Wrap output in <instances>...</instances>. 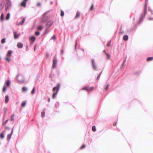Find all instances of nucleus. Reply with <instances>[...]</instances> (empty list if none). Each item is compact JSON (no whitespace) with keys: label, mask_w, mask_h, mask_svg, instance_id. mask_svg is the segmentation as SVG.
I'll return each instance as SVG.
<instances>
[{"label":"nucleus","mask_w":153,"mask_h":153,"mask_svg":"<svg viewBox=\"0 0 153 153\" xmlns=\"http://www.w3.org/2000/svg\"><path fill=\"white\" fill-rule=\"evenodd\" d=\"M60 87V84H58L56 86L54 87L53 89V93L52 95V98H54L57 94Z\"/></svg>","instance_id":"obj_1"},{"label":"nucleus","mask_w":153,"mask_h":153,"mask_svg":"<svg viewBox=\"0 0 153 153\" xmlns=\"http://www.w3.org/2000/svg\"><path fill=\"white\" fill-rule=\"evenodd\" d=\"M12 51L11 50L8 51L6 57L5 58V60L8 62H9L11 60V56L12 53Z\"/></svg>","instance_id":"obj_2"},{"label":"nucleus","mask_w":153,"mask_h":153,"mask_svg":"<svg viewBox=\"0 0 153 153\" xmlns=\"http://www.w3.org/2000/svg\"><path fill=\"white\" fill-rule=\"evenodd\" d=\"M94 89V87H89L88 86H85L82 89V90H85L88 92L91 91Z\"/></svg>","instance_id":"obj_3"},{"label":"nucleus","mask_w":153,"mask_h":153,"mask_svg":"<svg viewBox=\"0 0 153 153\" xmlns=\"http://www.w3.org/2000/svg\"><path fill=\"white\" fill-rule=\"evenodd\" d=\"M48 19V17L45 16V14L44 13L43 15V17L42 19L41 22L42 23L45 22L47 21Z\"/></svg>","instance_id":"obj_4"},{"label":"nucleus","mask_w":153,"mask_h":153,"mask_svg":"<svg viewBox=\"0 0 153 153\" xmlns=\"http://www.w3.org/2000/svg\"><path fill=\"white\" fill-rule=\"evenodd\" d=\"M36 38L34 36H32L31 37L29 38V39L31 43H33L34 42Z\"/></svg>","instance_id":"obj_5"},{"label":"nucleus","mask_w":153,"mask_h":153,"mask_svg":"<svg viewBox=\"0 0 153 153\" xmlns=\"http://www.w3.org/2000/svg\"><path fill=\"white\" fill-rule=\"evenodd\" d=\"M13 34H14V39H18L19 36L20 35L19 34H18L17 32H16L15 31H13Z\"/></svg>","instance_id":"obj_6"},{"label":"nucleus","mask_w":153,"mask_h":153,"mask_svg":"<svg viewBox=\"0 0 153 153\" xmlns=\"http://www.w3.org/2000/svg\"><path fill=\"white\" fill-rule=\"evenodd\" d=\"M27 1V0H23V1L21 4V6L25 7L26 6V3Z\"/></svg>","instance_id":"obj_7"},{"label":"nucleus","mask_w":153,"mask_h":153,"mask_svg":"<svg viewBox=\"0 0 153 153\" xmlns=\"http://www.w3.org/2000/svg\"><path fill=\"white\" fill-rule=\"evenodd\" d=\"M92 65L93 68H94V69L95 70H96L97 69V66L94 62V59H92Z\"/></svg>","instance_id":"obj_8"},{"label":"nucleus","mask_w":153,"mask_h":153,"mask_svg":"<svg viewBox=\"0 0 153 153\" xmlns=\"http://www.w3.org/2000/svg\"><path fill=\"white\" fill-rule=\"evenodd\" d=\"M57 60L56 59H54L53 61V64L52 67L53 68H55L56 67V65L57 64Z\"/></svg>","instance_id":"obj_9"},{"label":"nucleus","mask_w":153,"mask_h":153,"mask_svg":"<svg viewBox=\"0 0 153 153\" xmlns=\"http://www.w3.org/2000/svg\"><path fill=\"white\" fill-rule=\"evenodd\" d=\"M13 128L12 130L11 131V133L10 134H8L7 135V139L10 140L11 137V135L12 134L13 132Z\"/></svg>","instance_id":"obj_10"},{"label":"nucleus","mask_w":153,"mask_h":153,"mask_svg":"<svg viewBox=\"0 0 153 153\" xmlns=\"http://www.w3.org/2000/svg\"><path fill=\"white\" fill-rule=\"evenodd\" d=\"M17 46L19 48H21L23 47V44L21 42H18L17 44Z\"/></svg>","instance_id":"obj_11"},{"label":"nucleus","mask_w":153,"mask_h":153,"mask_svg":"<svg viewBox=\"0 0 153 153\" xmlns=\"http://www.w3.org/2000/svg\"><path fill=\"white\" fill-rule=\"evenodd\" d=\"M9 100V98L8 96V95H6L5 96V102L6 103H7L8 101Z\"/></svg>","instance_id":"obj_12"},{"label":"nucleus","mask_w":153,"mask_h":153,"mask_svg":"<svg viewBox=\"0 0 153 153\" xmlns=\"http://www.w3.org/2000/svg\"><path fill=\"white\" fill-rule=\"evenodd\" d=\"M53 22L51 21H49L47 24V25L49 27L51 26L53 24Z\"/></svg>","instance_id":"obj_13"},{"label":"nucleus","mask_w":153,"mask_h":153,"mask_svg":"<svg viewBox=\"0 0 153 153\" xmlns=\"http://www.w3.org/2000/svg\"><path fill=\"white\" fill-rule=\"evenodd\" d=\"M128 38V36L127 35H125L123 37V39L125 41L127 40Z\"/></svg>","instance_id":"obj_14"},{"label":"nucleus","mask_w":153,"mask_h":153,"mask_svg":"<svg viewBox=\"0 0 153 153\" xmlns=\"http://www.w3.org/2000/svg\"><path fill=\"white\" fill-rule=\"evenodd\" d=\"M80 13L79 12H77L76 16L75 17V18H77L79 17L80 16Z\"/></svg>","instance_id":"obj_15"},{"label":"nucleus","mask_w":153,"mask_h":153,"mask_svg":"<svg viewBox=\"0 0 153 153\" xmlns=\"http://www.w3.org/2000/svg\"><path fill=\"white\" fill-rule=\"evenodd\" d=\"M153 60V57H149L147 59V61L148 62L149 61H150L152 60Z\"/></svg>","instance_id":"obj_16"},{"label":"nucleus","mask_w":153,"mask_h":153,"mask_svg":"<svg viewBox=\"0 0 153 153\" xmlns=\"http://www.w3.org/2000/svg\"><path fill=\"white\" fill-rule=\"evenodd\" d=\"M4 6V3H2L0 4V10L2 9Z\"/></svg>","instance_id":"obj_17"},{"label":"nucleus","mask_w":153,"mask_h":153,"mask_svg":"<svg viewBox=\"0 0 153 153\" xmlns=\"http://www.w3.org/2000/svg\"><path fill=\"white\" fill-rule=\"evenodd\" d=\"M25 18H24L22 19V22H20L19 24V25H22L25 22Z\"/></svg>","instance_id":"obj_18"},{"label":"nucleus","mask_w":153,"mask_h":153,"mask_svg":"<svg viewBox=\"0 0 153 153\" xmlns=\"http://www.w3.org/2000/svg\"><path fill=\"white\" fill-rule=\"evenodd\" d=\"M43 27L42 26H39L37 27V29L39 30H42L43 29Z\"/></svg>","instance_id":"obj_19"},{"label":"nucleus","mask_w":153,"mask_h":153,"mask_svg":"<svg viewBox=\"0 0 153 153\" xmlns=\"http://www.w3.org/2000/svg\"><path fill=\"white\" fill-rule=\"evenodd\" d=\"M19 77H21L22 78H23V76H21V75H18L17 76V79L19 80V81H20L21 80H20L19 79Z\"/></svg>","instance_id":"obj_20"},{"label":"nucleus","mask_w":153,"mask_h":153,"mask_svg":"<svg viewBox=\"0 0 153 153\" xmlns=\"http://www.w3.org/2000/svg\"><path fill=\"white\" fill-rule=\"evenodd\" d=\"M26 104V102L25 101L24 102H22L21 103V106L22 107H24L25 105Z\"/></svg>","instance_id":"obj_21"},{"label":"nucleus","mask_w":153,"mask_h":153,"mask_svg":"<svg viewBox=\"0 0 153 153\" xmlns=\"http://www.w3.org/2000/svg\"><path fill=\"white\" fill-rule=\"evenodd\" d=\"M10 17V14L9 13H8L7 14L6 17V19L7 20H8Z\"/></svg>","instance_id":"obj_22"},{"label":"nucleus","mask_w":153,"mask_h":153,"mask_svg":"<svg viewBox=\"0 0 153 153\" xmlns=\"http://www.w3.org/2000/svg\"><path fill=\"white\" fill-rule=\"evenodd\" d=\"M45 112L44 111H42L41 113V115L42 117L43 118L45 117Z\"/></svg>","instance_id":"obj_23"},{"label":"nucleus","mask_w":153,"mask_h":153,"mask_svg":"<svg viewBox=\"0 0 153 153\" xmlns=\"http://www.w3.org/2000/svg\"><path fill=\"white\" fill-rule=\"evenodd\" d=\"M92 130L93 131H95L96 130V127L95 126H94L92 127Z\"/></svg>","instance_id":"obj_24"},{"label":"nucleus","mask_w":153,"mask_h":153,"mask_svg":"<svg viewBox=\"0 0 153 153\" xmlns=\"http://www.w3.org/2000/svg\"><path fill=\"white\" fill-rule=\"evenodd\" d=\"M105 54L107 56V59H109L110 57V56L109 54L108 53H106V54Z\"/></svg>","instance_id":"obj_25"},{"label":"nucleus","mask_w":153,"mask_h":153,"mask_svg":"<svg viewBox=\"0 0 153 153\" xmlns=\"http://www.w3.org/2000/svg\"><path fill=\"white\" fill-rule=\"evenodd\" d=\"M7 89V87L6 86H4L3 89V92H5Z\"/></svg>","instance_id":"obj_26"},{"label":"nucleus","mask_w":153,"mask_h":153,"mask_svg":"<svg viewBox=\"0 0 153 153\" xmlns=\"http://www.w3.org/2000/svg\"><path fill=\"white\" fill-rule=\"evenodd\" d=\"M27 90V88L26 87H24L22 88V91L23 92H25Z\"/></svg>","instance_id":"obj_27"},{"label":"nucleus","mask_w":153,"mask_h":153,"mask_svg":"<svg viewBox=\"0 0 153 153\" xmlns=\"http://www.w3.org/2000/svg\"><path fill=\"white\" fill-rule=\"evenodd\" d=\"M109 86V85L108 84H107V85L104 88V89H105V91L107 90Z\"/></svg>","instance_id":"obj_28"},{"label":"nucleus","mask_w":153,"mask_h":153,"mask_svg":"<svg viewBox=\"0 0 153 153\" xmlns=\"http://www.w3.org/2000/svg\"><path fill=\"white\" fill-rule=\"evenodd\" d=\"M35 88L33 87V90H32L31 93L32 94H33L35 93Z\"/></svg>","instance_id":"obj_29"},{"label":"nucleus","mask_w":153,"mask_h":153,"mask_svg":"<svg viewBox=\"0 0 153 153\" xmlns=\"http://www.w3.org/2000/svg\"><path fill=\"white\" fill-rule=\"evenodd\" d=\"M0 137L2 139L4 137V135L3 133L0 134Z\"/></svg>","instance_id":"obj_30"},{"label":"nucleus","mask_w":153,"mask_h":153,"mask_svg":"<svg viewBox=\"0 0 153 153\" xmlns=\"http://www.w3.org/2000/svg\"><path fill=\"white\" fill-rule=\"evenodd\" d=\"M6 85L7 86H9L10 85V82L8 80H7L6 83Z\"/></svg>","instance_id":"obj_31"},{"label":"nucleus","mask_w":153,"mask_h":153,"mask_svg":"<svg viewBox=\"0 0 153 153\" xmlns=\"http://www.w3.org/2000/svg\"><path fill=\"white\" fill-rule=\"evenodd\" d=\"M1 19L2 20H4V15L3 13H2L0 17Z\"/></svg>","instance_id":"obj_32"},{"label":"nucleus","mask_w":153,"mask_h":153,"mask_svg":"<svg viewBox=\"0 0 153 153\" xmlns=\"http://www.w3.org/2000/svg\"><path fill=\"white\" fill-rule=\"evenodd\" d=\"M111 41H110L108 42L107 44V46L108 47H109L111 45Z\"/></svg>","instance_id":"obj_33"},{"label":"nucleus","mask_w":153,"mask_h":153,"mask_svg":"<svg viewBox=\"0 0 153 153\" xmlns=\"http://www.w3.org/2000/svg\"><path fill=\"white\" fill-rule=\"evenodd\" d=\"M6 129L7 130H5L3 131V133H4L5 132L8 131H11V129H7V128H6Z\"/></svg>","instance_id":"obj_34"},{"label":"nucleus","mask_w":153,"mask_h":153,"mask_svg":"<svg viewBox=\"0 0 153 153\" xmlns=\"http://www.w3.org/2000/svg\"><path fill=\"white\" fill-rule=\"evenodd\" d=\"M85 147V144L83 145L80 148V149H82L84 148Z\"/></svg>","instance_id":"obj_35"},{"label":"nucleus","mask_w":153,"mask_h":153,"mask_svg":"<svg viewBox=\"0 0 153 153\" xmlns=\"http://www.w3.org/2000/svg\"><path fill=\"white\" fill-rule=\"evenodd\" d=\"M1 43H2V44H3V43H5V39H2L1 40Z\"/></svg>","instance_id":"obj_36"},{"label":"nucleus","mask_w":153,"mask_h":153,"mask_svg":"<svg viewBox=\"0 0 153 153\" xmlns=\"http://www.w3.org/2000/svg\"><path fill=\"white\" fill-rule=\"evenodd\" d=\"M61 16H64V12L62 10L61 11Z\"/></svg>","instance_id":"obj_37"},{"label":"nucleus","mask_w":153,"mask_h":153,"mask_svg":"<svg viewBox=\"0 0 153 153\" xmlns=\"http://www.w3.org/2000/svg\"><path fill=\"white\" fill-rule=\"evenodd\" d=\"M14 116V115L13 114L11 117V120L12 121H13L14 120L13 117Z\"/></svg>","instance_id":"obj_38"},{"label":"nucleus","mask_w":153,"mask_h":153,"mask_svg":"<svg viewBox=\"0 0 153 153\" xmlns=\"http://www.w3.org/2000/svg\"><path fill=\"white\" fill-rule=\"evenodd\" d=\"M35 34L37 36H38L40 34V33L38 31H36L35 33Z\"/></svg>","instance_id":"obj_39"},{"label":"nucleus","mask_w":153,"mask_h":153,"mask_svg":"<svg viewBox=\"0 0 153 153\" xmlns=\"http://www.w3.org/2000/svg\"><path fill=\"white\" fill-rule=\"evenodd\" d=\"M93 9H94V5L92 4L91 6V8H90V10L91 11H92L93 10Z\"/></svg>","instance_id":"obj_40"},{"label":"nucleus","mask_w":153,"mask_h":153,"mask_svg":"<svg viewBox=\"0 0 153 153\" xmlns=\"http://www.w3.org/2000/svg\"><path fill=\"white\" fill-rule=\"evenodd\" d=\"M56 38V36L55 35L53 36L51 38V39L53 40H55Z\"/></svg>","instance_id":"obj_41"},{"label":"nucleus","mask_w":153,"mask_h":153,"mask_svg":"<svg viewBox=\"0 0 153 153\" xmlns=\"http://www.w3.org/2000/svg\"><path fill=\"white\" fill-rule=\"evenodd\" d=\"M146 6L145 5V7H144V13L145 14L146 13Z\"/></svg>","instance_id":"obj_42"},{"label":"nucleus","mask_w":153,"mask_h":153,"mask_svg":"<svg viewBox=\"0 0 153 153\" xmlns=\"http://www.w3.org/2000/svg\"><path fill=\"white\" fill-rule=\"evenodd\" d=\"M125 62H126V59H125V60H124L123 62V63L122 66H125Z\"/></svg>","instance_id":"obj_43"},{"label":"nucleus","mask_w":153,"mask_h":153,"mask_svg":"<svg viewBox=\"0 0 153 153\" xmlns=\"http://www.w3.org/2000/svg\"><path fill=\"white\" fill-rule=\"evenodd\" d=\"M49 55L48 53H46V57L47 58H48L49 57Z\"/></svg>","instance_id":"obj_44"},{"label":"nucleus","mask_w":153,"mask_h":153,"mask_svg":"<svg viewBox=\"0 0 153 153\" xmlns=\"http://www.w3.org/2000/svg\"><path fill=\"white\" fill-rule=\"evenodd\" d=\"M117 122H114V123H113V125H114V126H116V125H117Z\"/></svg>","instance_id":"obj_45"},{"label":"nucleus","mask_w":153,"mask_h":153,"mask_svg":"<svg viewBox=\"0 0 153 153\" xmlns=\"http://www.w3.org/2000/svg\"><path fill=\"white\" fill-rule=\"evenodd\" d=\"M77 41H76V44H75V49L76 48V46H77Z\"/></svg>","instance_id":"obj_46"},{"label":"nucleus","mask_w":153,"mask_h":153,"mask_svg":"<svg viewBox=\"0 0 153 153\" xmlns=\"http://www.w3.org/2000/svg\"><path fill=\"white\" fill-rule=\"evenodd\" d=\"M100 74H99V75L98 76H97V79H99V77H100Z\"/></svg>","instance_id":"obj_47"},{"label":"nucleus","mask_w":153,"mask_h":153,"mask_svg":"<svg viewBox=\"0 0 153 153\" xmlns=\"http://www.w3.org/2000/svg\"><path fill=\"white\" fill-rule=\"evenodd\" d=\"M148 20H153V18H149V19H148Z\"/></svg>","instance_id":"obj_48"},{"label":"nucleus","mask_w":153,"mask_h":153,"mask_svg":"<svg viewBox=\"0 0 153 153\" xmlns=\"http://www.w3.org/2000/svg\"><path fill=\"white\" fill-rule=\"evenodd\" d=\"M40 3H38L37 4V6H38L39 7V6H40Z\"/></svg>","instance_id":"obj_49"},{"label":"nucleus","mask_w":153,"mask_h":153,"mask_svg":"<svg viewBox=\"0 0 153 153\" xmlns=\"http://www.w3.org/2000/svg\"><path fill=\"white\" fill-rule=\"evenodd\" d=\"M7 121H8V120H7L6 121V122H5V123H3V125H4H4H5V124L7 123Z\"/></svg>","instance_id":"obj_50"},{"label":"nucleus","mask_w":153,"mask_h":153,"mask_svg":"<svg viewBox=\"0 0 153 153\" xmlns=\"http://www.w3.org/2000/svg\"><path fill=\"white\" fill-rule=\"evenodd\" d=\"M103 52H104L105 54H106V53H106V51L105 50H104L103 51Z\"/></svg>","instance_id":"obj_51"},{"label":"nucleus","mask_w":153,"mask_h":153,"mask_svg":"<svg viewBox=\"0 0 153 153\" xmlns=\"http://www.w3.org/2000/svg\"><path fill=\"white\" fill-rule=\"evenodd\" d=\"M63 52H64V51H63V50H62L61 51V53H62V54H63Z\"/></svg>","instance_id":"obj_52"},{"label":"nucleus","mask_w":153,"mask_h":153,"mask_svg":"<svg viewBox=\"0 0 153 153\" xmlns=\"http://www.w3.org/2000/svg\"><path fill=\"white\" fill-rule=\"evenodd\" d=\"M48 102H50V98H48Z\"/></svg>","instance_id":"obj_53"},{"label":"nucleus","mask_w":153,"mask_h":153,"mask_svg":"<svg viewBox=\"0 0 153 153\" xmlns=\"http://www.w3.org/2000/svg\"><path fill=\"white\" fill-rule=\"evenodd\" d=\"M82 51H83V52H84V50L83 49H82Z\"/></svg>","instance_id":"obj_54"},{"label":"nucleus","mask_w":153,"mask_h":153,"mask_svg":"<svg viewBox=\"0 0 153 153\" xmlns=\"http://www.w3.org/2000/svg\"><path fill=\"white\" fill-rule=\"evenodd\" d=\"M34 50L35 51V47H34Z\"/></svg>","instance_id":"obj_55"},{"label":"nucleus","mask_w":153,"mask_h":153,"mask_svg":"<svg viewBox=\"0 0 153 153\" xmlns=\"http://www.w3.org/2000/svg\"><path fill=\"white\" fill-rule=\"evenodd\" d=\"M1 59V57H0V59Z\"/></svg>","instance_id":"obj_56"}]
</instances>
